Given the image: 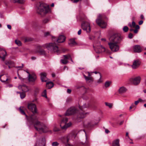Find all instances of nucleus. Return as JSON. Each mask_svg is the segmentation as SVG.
<instances>
[{"label":"nucleus","instance_id":"36","mask_svg":"<svg viewBox=\"0 0 146 146\" xmlns=\"http://www.w3.org/2000/svg\"><path fill=\"white\" fill-rule=\"evenodd\" d=\"M129 26L130 27H135V22L133 21L132 23V25L130 24H129Z\"/></svg>","mask_w":146,"mask_h":146},{"label":"nucleus","instance_id":"10","mask_svg":"<svg viewBox=\"0 0 146 146\" xmlns=\"http://www.w3.org/2000/svg\"><path fill=\"white\" fill-rule=\"evenodd\" d=\"M77 110L75 107H71L69 108L66 111L65 115L69 116L75 114Z\"/></svg>","mask_w":146,"mask_h":146},{"label":"nucleus","instance_id":"39","mask_svg":"<svg viewBox=\"0 0 146 146\" xmlns=\"http://www.w3.org/2000/svg\"><path fill=\"white\" fill-rule=\"evenodd\" d=\"M59 144V143L56 141L53 142L52 143V146H57Z\"/></svg>","mask_w":146,"mask_h":146},{"label":"nucleus","instance_id":"37","mask_svg":"<svg viewBox=\"0 0 146 146\" xmlns=\"http://www.w3.org/2000/svg\"><path fill=\"white\" fill-rule=\"evenodd\" d=\"M20 96L21 98H23L25 96V93L21 92L20 93Z\"/></svg>","mask_w":146,"mask_h":146},{"label":"nucleus","instance_id":"48","mask_svg":"<svg viewBox=\"0 0 146 146\" xmlns=\"http://www.w3.org/2000/svg\"><path fill=\"white\" fill-rule=\"evenodd\" d=\"M82 31L81 29H80L78 32V35H80Z\"/></svg>","mask_w":146,"mask_h":146},{"label":"nucleus","instance_id":"34","mask_svg":"<svg viewBox=\"0 0 146 146\" xmlns=\"http://www.w3.org/2000/svg\"><path fill=\"white\" fill-rule=\"evenodd\" d=\"M42 96L44 97L47 98L46 95V90H45L43 92L42 94Z\"/></svg>","mask_w":146,"mask_h":146},{"label":"nucleus","instance_id":"54","mask_svg":"<svg viewBox=\"0 0 146 146\" xmlns=\"http://www.w3.org/2000/svg\"><path fill=\"white\" fill-rule=\"evenodd\" d=\"M11 63V62L9 61L6 62H5V64L6 65H8Z\"/></svg>","mask_w":146,"mask_h":146},{"label":"nucleus","instance_id":"21","mask_svg":"<svg viewBox=\"0 0 146 146\" xmlns=\"http://www.w3.org/2000/svg\"><path fill=\"white\" fill-rule=\"evenodd\" d=\"M41 80L42 82H46L48 79L46 77V74L45 73H42L40 74Z\"/></svg>","mask_w":146,"mask_h":146},{"label":"nucleus","instance_id":"9","mask_svg":"<svg viewBox=\"0 0 146 146\" xmlns=\"http://www.w3.org/2000/svg\"><path fill=\"white\" fill-rule=\"evenodd\" d=\"M82 29L86 31L87 33H89L91 31V27L90 24L88 22H85L82 23L81 25Z\"/></svg>","mask_w":146,"mask_h":146},{"label":"nucleus","instance_id":"56","mask_svg":"<svg viewBox=\"0 0 146 146\" xmlns=\"http://www.w3.org/2000/svg\"><path fill=\"white\" fill-rule=\"evenodd\" d=\"M35 146H40V145H39V143H38V142H37L35 144Z\"/></svg>","mask_w":146,"mask_h":146},{"label":"nucleus","instance_id":"7","mask_svg":"<svg viewBox=\"0 0 146 146\" xmlns=\"http://www.w3.org/2000/svg\"><path fill=\"white\" fill-rule=\"evenodd\" d=\"M121 38L117 34H114L111 36L109 38L110 42L119 43L121 40Z\"/></svg>","mask_w":146,"mask_h":146},{"label":"nucleus","instance_id":"55","mask_svg":"<svg viewBox=\"0 0 146 146\" xmlns=\"http://www.w3.org/2000/svg\"><path fill=\"white\" fill-rule=\"evenodd\" d=\"M123 122H124V121H121L120 122V123H119V125H122L123 124Z\"/></svg>","mask_w":146,"mask_h":146},{"label":"nucleus","instance_id":"46","mask_svg":"<svg viewBox=\"0 0 146 146\" xmlns=\"http://www.w3.org/2000/svg\"><path fill=\"white\" fill-rule=\"evenodd\" d=\"M67 92L68 94H70L71 92V90L70 89H68L67 91Z\"/></svg>","mask_w":146,"mask_h":146},{"label":"nucleus","instance_id":"59","mask_svg":"<svg viewBox=\"0 0 146 146\" xmlns=\"http://www.w3.org/2000/svg\"><path fill=\"white\" fill-rule=\"evenodd\" d=\"M8 86L9 88L13 86V85L11 84H10L8 85Z\"/></svg>","mask_w":146,"mask_h":146},{"label":"nucleus","instance_id":"30","mask_svg":"<svg viewBox=\"0 0 146 146\" xmlns=\"http://www.w3.org/2000/svg\"><path fill=\"white\" fill-rule=\"evenodd\" d=\"M12 2L14 3H19L20 4H22L25 2V0H13Z\"/></svg>","mask_w":146,"mask_h":146},{"label":"nucleus","instance_id":"61","mask_svg":"<svg viewBox=\"0 0 146 146\" xmlns=\"http://www.w3.org/2000/svg\"><path fill=\"white\" fill-rule=\"evenodd\" d=\"M31 59L33 60H34L36 59V58L35 57H31Z\"/></svg>","mask_w":146,"mask_h":146},{"label":"nucleus","instance_id":"5","mask_svg":"<svg viewBox=\"0 0 146 146\" xmlns=\"http://www.w3.org/2000/svg\"><path fill=\"white\" fill-rule=\"evenodd\" d=\"M90 106V105L88 103L85 104H84V105L80 107V108L82 110L81 111H80V113L78 114V117L80 118H84L85 117H86V115H88L89 114L88 112H84L82 110L83 109L85 108H87L89 107Z\"/></svg>","mask_w":146,"mask_h":146},{"label":"nucleus","instance_id":"42","mask_svg":"<svg viewBox=\"0 0 146 146\" xmlns=\"http://www.w3.org/2000/svg\"><path fill=\"white\" fill-rule=\"evenodd\" d=\"M50 35V33L49 32H46L44 33V36H45L46 37Z\"/></svg>","mask_w":146,"mask_h":146},{"label":"nucleus","instance_id":"17","mask_svg":"<svg viewBox=\"0 0 146 146\" xmlns=\"http://www.w3.org/2000/svg\"><path fill=\"white\" fill-rule=\"evenodd\" d=\"M18 88L19 89H21L22 91L24 92H27L29 90V87L25 85H20L18 86Z\"/></svg>","mask_w":146,"mask_h":146},{"label":"nucleus","instance_id":"16","mask_svg":"<svg viewBox=\"0 0 146 146\" xmlns=\"http://www.w3.org/2000/svg\"><path fill=\"white\" fill-rule=\"evenodd\" d=\"M28 80L29 82H34L36 80V75L35 74H32L28 75Z\"/></svg>","mask_w":146,"mask_h":146},{"label":"nucleus","instance_id":"49","mask_svg":"<svg viewBox=\"0 0 146 146\" xmlns=\"http://www.w3.org/2000/svg\"><path fill=\"white\" fill-rule=\"evenodd\" d=\"M105 133H108L110 132L107 129H105Z\"/></svg>","mask_w":146,"mask_h":146},{"label":"nucleus","instance_id":"62","mask_svg":"<svg viewBox=\"0 0 146 146\" xmlns=\"http://www.w3.org/2000/svg\"><path fill=\"white\" fill-rule=\"evenodd\" d=\"M126 136L128 138H129V136H128V132H127L126 134Z\"/></svg>","mask_w":146,"mask_h":146},{"label":"nucleus","instance_id":"15","mask_svg":"<svg viewBox=\"0 0 146 146\" xmlns=\"http://www.w3.org/2000/svg\"><path fill=\"white\" fill-rule=\"evenodd\" d=\"M141 62L138 60H134L133 64L131 66V67L133 69H135L137 68L140 66Z\"/></svg>","mask_w":146,"mask_h":146},{"label":"nucleus","instance_id":"41","mask_svg":"<svg viewBox=\"0 0 146 146\" xmlns=\"http://www.w3.org/2000/svg\"><path fill=\"white\" fill-rule=\"evenodd\" d=\"M53 130L55 131H57L59 130V129L57 128L56 125H54V127Z\"/></svg>","mask_w":146,"mask_h":146},{"label":"nucleus","instance_id":"47","mask_svg":"<svg viewBox=\"0 0 146 146\" xmlns=\"http://www.w3.org/2000/svg\"><path fill=\"white\" fill-rule=\"evenodd\" d=\"M143 23V21L142 20L140 21L139 22V25H142Z\"/></svg>","mask_w":146,"mask_h":146},{"label":"nucleus","instance_id":"14","mask_svg":"<svg viewBox=\"0 0 146 146\" xmlns=\"http://www.w3.org/2000/svg\"><path fill=\"white\" fill-rule=\"evenodd\" d=\"M94 50L97 53H100L102 52H104L105 51V48L103 47L102 45H100L98 48L95 47L94 46H93Z\"/></svg>","mask_w":146,"mask_h":146},{"label":"nucleus","instance_id":"3","mask_svg":"<svg viewBox=\"0 0 146 146\" xmlns=\"http://www.w3.org/2000/svg\"><path fill=\"white\" fill-rule=\"evenodd\" d=\"M37 12L41 15H43L48 13L50 11L48 7L46 4L40 3L37 7Z\"/></svg>","mask_w":146,"mask_h":146},{"label":"nucleus","instance_id":"25","mask_svg":"<svg viewBox=\"0 0 146 146\" xmlns=\"http://www.w3.org/2000/svg\"><path fill=\"white\" fill-rule=\"evenodd\" d=\"M54 84L51 82H48L46 83V86L48 89H50L53 86Z\"/></svg>","mask_w":146,"mask_h":146},{"label":"nucleus","instance_id":"40","mask_svg":"<svg viewBox=\"0 0 146 146\" xmlns=\"http://www.w3.org/2000/svg\"><path fill=\"white\" fill-rule=\"evenodd\" d=\"M49 21V20L47 19H44L42 21V23L43 24H46L48 23Z\"/></svg>","mask_w":146,"mask_h":146},{"label":"nucleus","instance_id":"11","mask_svg":"<svg viewBox=\"0 0 146 146\" xmlns=\"http://www.w3.org/2000/svg\"><path fill=\"white\" fill-rule=\"evenodd\" d=\"M76 136V134L74 133H70L67 135L68 141L69 145H70L73 142L74 139H75Z\"/></svg>","mask_w":146,"mask_h":146},{"label":"nucleus","instance_id":"58","mask_svg":"<svg viewBox=\"0 0 146 146\" xmlns=\"http://www.w3.org/2000/svg\"><path fill=\"white\" fill-rule=\"evenodd\" d=\"M75 87H76V89H78V88H81V86H76Z\"/></svg>","mask_w":146,"mask_h":146},{"label":"nucleus","instance_id":"12","mask_svg":"<svg viewBox=\"0 0 146 146\" xmlns=\"http://www.w3.org/2000/svg\"><path fill=\"white\" fill-rule=\"evenodd\" d=\"M63 56L64 59L60 60V62L64 64H67L68 62V60H70L71 61L73 62L71 56L69 54L63 55Z\"/></svg>","mask_w":146,"mask_h":146},{"label":"nucleus","instance_id":"52","mask_svg":"<svg viewBox=\"0 0 146 146\" xmlns=\"http://www.w3.org/2000/svg\"><path fill=\"white\" fill-rule=\"evenodd\" d=\"M139 102L138 100L137 101H135V105H137Z\"/></svg>","mask_w":146,"mask_h":146},{"label":"nucleus","instance_id":"45","mask_svg":"<svg viewBox=\"0 0 146 146\" xmlns=\"http://www.w3.org/2000/svg\"><path fill=\"white\" fill-rule=\"evenodd\" d=\"M135 29H137V30L138 29H139L140 28V27L139 25H137L135 26Z\"/></svg>","mask_w":146,"mask_h":146},{"label":"nucleus","instance_id":"1","mask_svg":"<svg viewBox=\"0 0 146 146\" xmlns=\"http://www.w3.org/2000/svg\"><path fill=\"white\" fill-rule=\"evenodd\" d=\"M27 107L29 110L33 113L28 118V120L32 123H34L35 128L36 130L44 133L46 132L48 129V127L43 123L37 121L36 116L34 115V113H37L35 104L32 103H29Z\"/></svg>","mask_w":146,"mask_h":146},{"label":"nucleus","instance_id":"38","mask_svg":"<svg viewBox=\"0 0 146 146\" xmlns=\"http://www.w3.org/2000/svg\"><path fill=\"white\" fill-rule=\"evenodd\" d=\"M129 29V28L127 26H125L123 28V31L125 32H127Z\"/></svg>","mask_w":146,"mask_h":146},{"label":"nucleus","instance_id":"57","mask_svg":"<svg viewBox=\"0 0 146 146\" xmlns=\"http://www.w3.org/2000/svg\"><path fill=\"white\" fill-rule=\"evenodd\" d=\"M23 64H22V65L21 66H17V68H22L23 67Z\"/></svg>","mask_w":146,"mask_h":146},{"label":"nucleus","instance_id":"44","mask_svg":"<svg viewBox=\"0 0 146 146\" xmlns=\"http://www.w3.org/2000/svg\"><path fill=\"white\" fill-rule=\"evenodd\" d=\"M133 37V34L131 33H130L128 35V37L130 39L132 38Z\"/></svg>","mask_w":146,"mask_h":146},{"label":"nucleus","instance_id":"29","mask_svg":"<svg viewBox=\"0 0 146 146\" xmlns=\"http://www.w3.org/2000/svg\"><path fill=\"white\" fill-rule=\"evenodd\" d=\"M68 44L69 45H70L71 46L75 45L77 44L76 43L73 39H70L69 41Z\"/></svg>","mask_w":146,"mask_h":146},{"label":"nucleus","instance_id":"19","mask_svg":"<svg viewBox=\"0 0 146 146\" xmlns=\"http://www.w3.org/2000/svg\"><path fill=\"white\" fill-rule=\"evenodd\" d=\"M87 73L88 74V76H86L85 75H84V76L86 80L87 81H88V82H93V79L90 76V73L89 72H87Z\"/></svg>","mask_w":146,"mask_h":146},{"label":"nucleus","instance_id":"35","mask_svg":"<svg viewBox=\"0 0 146 146\" xmlns=\"http://www.w3.org/2000/svg\"><path fill=\"white\" fill-rule=\"evenodd\" d=\"M111 83V82L110 81H108L106 82L105 84V86L106 88L109 87Z\"/></svg>","mask_w":146,"mask_h":146},{"label":"nucleus","instance_id":"20","mask_svg":"<svg viewBox=\"0 0 146 146\" xmlns=\"http://www.w3.org/2000/svg\"><path fill=\"white\" fill-rule=\"evenodd\" d=\"M66 39V37L64 35H60L57 40L56 41L58 43H62L64 42Z\"/></svg>","mask_w":146,"mask_h":146},{"label":"nucleus","instance_id":"60","mask_svg":"<svg viewBox=\"0 0 146 146\" xmlns=\"http://www.w3.org/2000/svg\"><path fill=\"white\" fill-rule=\"evenodd\" d=\"M101 40L102 41H106V40L105 38H102L101 39Z\"/></svg>","mask_w":146,"mask_h":146},{"label":"nucleus","instance_id":"26","mask_svg":"<svg viewBox=\"0 0 146 146\" xmlns=\"http://www.w3.org/2000/svg\"><path fill=\"white\" fill-rule=\"evenodd\" d=\"M112 145L113 146H119V139H117L114 140L113 142Z\"/></svg>","mask_w":146,"mask_h":146},{"label":"nucleus","instance_id":"8","mask_svg":"<svg viewBox=\"0 0 146 146\" xmlns=\"http://www.w3.org/2000/svg\"><path fill=\"white\" fill-rule=\"evenodd\" d=\"M118 43L109 42L108 44L111 50L114 52H116L119 49V46L117 44Z\"/></svg>","mask_w":146,"mask_h":146},{"label":"nucleus","instance_id":"2","mask_svg":"<svg viewBox=\"0 0 146 146\" xmlns=\"http://www.w3.org/2000/svg\"><path fill=\"white\" fill-rule=\"evenodd\" d=\"M42 47L46 48L48 50L52 52H56L58 54L59 53L58 47L54 43H47L43 45L42 46H37V48L39 50L38 52L41 54L45 56L46 54L45 51L41 49V48Z\"/></svg>","mask_w":146,"mask_h":146},{"label":"nucleus","instance_id":"43","mask_svg":"<svg viewBox=\"0 0 146 146\" xmlns=\"http://www.w3.org/2000/svg\"><path fill=\"white\" fill-rule=\"evenodd\" d=\"M139 102H143L144 103L145 102V100H143L141 98H139L138 100Z\"/></svg>","mask_w":146,"mask_h":146},{"label":"nucleus","instance_id":"63","mask_svg":"<svg viewBox=\"0 0 146 146\" xmlns=\"http://www.w3.org/2000/svg\"><path fill=\"white\" fill-rule=\"evenodd\" d=\"M94 73L95 74H97L98 73H99L100 74V72H97V71L94 72Z\"/></svg>","mask_w":146,"mask_h":146},{"label":"nucleus","instance_id":"33","mask_svg":"<svg viewBox=\"0 0 146 146\" xmlns=\"http://www.w3.org/2000/svg\"><path fill=\"white\" fill-rule=\"evenodd\" d=\"M103 82V80L102 79V76L101 74H100V78L97 81V83L98 84H100Z\"/></svg>","mask_w":146,"mask_h":146},{"label":"nucleus","instance_id":"64","mask_svg":"<svg viewBox=\"0 0 146 146\" xmlns=\"http://www.w3.org/2000/svg\"><path fill=\"white\" fill-rule=\"evenodd\" d=\"M134 30L132 29H129V31H134Z\"/></svg>","mask_w":146,"mask_h":146},{"label":"nucleus","instance_id":"4","mask_svg":"<svg viewBox=\"0 0 146 146\" xmlns=\"http://www.w3.org/2000/svg\"><path fill=\"white\" fill-rule=\"evenodd\" d=\"M68 121V118L66 117H64L61 120L60 123V126L62 130H66L68 128L70 127L72 125V123L70 122L67 123Z\"/></svg>","mask_w":146,"mask_h":146},{"label":"nucleus","instance_id":"32","mask_svg":"<svg viewBox=\"0 0 146 146\" xmlns=\"http://www.w3.org/2000/svg\"><path fill=\"white\" fill-rule=\"evenodd\" d=\"M15 43L18 46H19L21 45L22 43L20 41L16 40H15Z\"/></svg>","mask_w":146,"mask_h":146},{"label":"nucleus","instance_id":"51","mask_svg":"<svg viewBox=\"0 0 146 146\" xmlns=\"http://www.w3.org/2000/svg\"><path fill=\"white\" fill-rule=\"evenodd\" d=\"M7 28L9 29H11V26L9 25H7Z\"/></svg>","mask_w":146,"mask_h":146},{"label":"nucleus","instance_id":"6","mask_svg":"<svg viewBox=\"0 0 146 146\" xmlns=\"http://www.w3.org/2000/svg\"><path fill=\"white\" fill-rule=\"evenodd\" d=\"M103 15L100 14L98 17L97 19L96 20V23L102 28H105L106 27L107 24L104 21L102 20Z\"/></svg>","mask_w":146,"mask_h":146},{"label":"nucleus","instance_id":"27","mask_svg":"<svg viewBox=\"0 0 146 146\" xmlns=\"http://www.w3.org/2000/svg\"><path fill=\"white\" fill-rule=\"evenodd\" d=\"M25 108L24 107H20L19 108V110L21 113L24 115H25L26 117H27V115H26L24 111V110L25 109Z\"/></svg>","mask_w":146,"mask_h":146},{"label":"nucleus","instance_id":"18","mask_svg":"<svg viewBox=\"0 0 146 146\" xmlns=\"http://www.w3.org/2000/svg\"><path fill=\"white\" fill-rule=\"evenodd\" d=\"M133 50L135 52L139 53L141 52L142 48L138 45H136L133 46Z\"/></svg>","mask_w":146,"mask_h":146},{"label":"nucleus","instance_id":"31","mask_svg":"<svg viewBox=\"0 0 146 146\" xmlns=\"http://www.w3.org/2000/svg\"><path fill=\"white\" fill-rule=\"evenodd\" d=\"M105 104L106 106H108L110 108H112L113 106L112 104L106 102L105 103Z\"/></svg>","mask_w":146,"mask_h":146},{"label":"nucleus","instance_id":"50","mask_svg":"<svg viewBox=\"0 0 146 146\" xmlns=\"http://www.w3.org/2000/svg\"><path fill=\"white\" fill-rule=\"evenodd\" d=\"M138 30H137V29H135L134 30V33L135 34L137 33H138Z\"/></svg>","mask_w":146,"mask_h":146},{"label":"nucleus","instance_id":"22","mask_svg":"<svg viewBox=\"0 0 146 146\" xmlns=\"http://www.w3.org/2000/svg\"><path fill=\"white\" fill-rule=\"evenodd\" d=\"M62 142L65 144L69 145L68 141V140L67 135L62 137L61 139Z\"/></svg>","mask_w":146,"mask_h":146},{"label":"nucleus","instance_id":"23","mask_svg":"<svg viewBox=\"0 0 146 146\" xmlns=\"http://www.w3.org/2000/svg\"><path fill=\"white\" fill-rule=\"evenodd\" d=\"M127 90V89L125 87L122 86L120 87L119 90V92L120 94L125 93Z\"/></svg>","mask_w":146,"mask_h":146},{"label":"nucleus","instance_id":"13","mask_svg":"<svg viewBox=\"0 0 146 146\" xmlns=\"http://www.w3.org/2000/svg\"><path fill=\"white\" fill-rule=\"evenodd\" d=\"M141 80L140 77L138 76L134 78H131L129 80L133 85H137L140 83Z\"/></svg>","mask_w":146,"mask_h":146},{"label":"nucleus","instance_id":"53","mask_svg":"<svg viewBox=\"0 0 146 146\" xmlns=\"http://www.w3.org/2000/svg\"><path fill=\"white\" fill-rule=\"evenodd\" d=\"M140 18L142 19H144V16L143 15H141Z\"/></svg>","mask_w":146,"mask_h":146},{"label":"nucleus","instance_id":"24","mask_svg":"<svg viewBox=\"0 0 146 146\" xmlns=\"http://www.w3.org/2000/svg\"><path fill=\"white\" fill-rule=\"evenodd\" d=\"M6 54V52L5 50H3L1 52H0V55L1 57L0 58H2L3 60H4L5 58V56Z\"/></svg>","mask_w":146,"mask_h":146},{"label":"nucleus","instance_id":"28","mask_svg":"<svg viewBox=\"0 0 146 146\" xmlns=\"http://www.w3.org/2000/svg\"><path fill=\"white\" fill-rule=\"evenodd\" d=\"M3 76V75H1L0 76V80L2 82H4L8 80V78L7 77V76L6 75L4 76L3 77L4 78L2 79L1 78V76Z\"/></svg>","mask_w":146,"mask_h":146}]
</instances>
